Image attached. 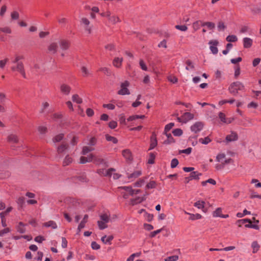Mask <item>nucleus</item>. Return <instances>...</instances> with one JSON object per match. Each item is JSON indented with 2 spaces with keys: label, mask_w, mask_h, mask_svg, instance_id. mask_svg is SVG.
Listing matches in <instances>:
<instances>
[{
  "label": "nucleus",
  "mask_w": 261,
  "mask_h": 261,
  "mask_svg": "<svg viewBox=\"0 0 261 261\" xmlns=\"http://www.w3.org/2000/svg\"><path fill=\"white\" fill-rule=\"evenodd\" d=\"M175 28L181 31H186L188 29V28L185 25H176Z\"/></svg>",
  "instance_id": "52"
},
{
  "label": "nucleus",
  "mask_w": 261,
  "mask_h": 261,
  "mask_svg": "<svg viewBox=\"0 0 261 261\" xmlns=\"http://www.w3.org/2000/svg\"><path fill=\"white\" fill-rule=\"evenodd\" d=\"M201 175V173H198L197 172H192L190 173V177L191 179H198L199 176Z\"/></svg>",
  "instance_id": "41"
},
{
  "label": "nucleus",
  "mask_w": 261,
  "mask_h": 261,
  "mask_svg": "<svg viewBox=\"0 0 261 261\" xmlns=\"http://www.w3.org/2000/svg\"><path fill=\"white\" fill-rule=\"evenodd\" d=\"M219 118H220V119L221 120V121L222 122L225 123V121L226 120V118L225 117V115L223 113L220 112L219 113Z\"/></svg>",
  "instance_id": "58"
},
{
  "label": "nucleus",
  "mask_w": 261,
  "mask_h": 261,
  "mask_svg": "<svg viewBox=\"0 0 261 261\" xmlns=\"http://www.w3.org/2000/svg\"><path fill=\"white\" fill-rule=\"evenodd\" d=\"M43 226L46 227H51L53 229H56L57 228V225L55 221L51 220L44 223L43 224Z\"/></svg>",
  "instance_id": "17"
},
{
  "label": "nucleus",
  "mask_w": 261,
  "mask_h": 261,
  "mask_svg": "<svg viewBox=\"0 0 261 261\" xmlns=\"http://www.w3.org/2000/svg\"><path fill=\"white\" fill-rule=\"evenodd\" d=\"M174 125V124L173 123H170L167 124L165 127L164 134L168 133V132L172 128Z\"/></svg>",
  "instance_id": "46"
},
{
  "label": "nucleus",
  "mask_w": 261,
  "mask_h": 261,
  "mask_svg": "<svg viewBox=\"0 0 261 261\" xmlns=\"http://www.w3.org/2000/svg\"><path fill=\"white\" fill-rule=\"evenodd\" d=\"M7 140L9 143H17L19 139L18 136L13 134H11L8 135L7 137Z\"/></svg>",
  "instance_id": "12"
},
{
  "label": "nucleus",
  "mask_w": 261,
  "mask_h": 261,
  "mask_svg": "<svg viewBox=\"0 0 261 261\" xmlns=\"http://www.w3.org/2000/svg\"><path fill=\"white\" fill-rule=\"evenodd\" d=\"M156 183L154 181H150L146 185V188L148 189H152L155 187Z\"/></svg>",
  "instance_id": "55"
},
{
  "label": "nucleus",
  "mask_w": 261,
  "mask_h": 261,
  "mask_svg": "<svg viewBox=\"0 0 261 261\" xmlns=\"http://www.w3.org/2000/svg\"><path fill=\"white\" fill-rule=\"evenodd\" d=\"M244 85L240 82H235L231 83L228 88L229 92L233 95H236L239 90H243Z\"/></svg>",
  "instance_id": "2"
},
{
  "label": "nucleus",
  "mask_w": 261,
  "mask_h": 261,
  "mask_svg": "<svg viewBox=\"0 0 261 261\" xmlns=\"http://www.w3.org/2000/svg\"><path fill=\"white\" fill-rule=\"evenodd\" d=\"M86 113L88 117H92L94 115V112L92 109L88 108L86 110Z\"/></svg>",
  "instance_id": "60"
},
{
  "label": "nucleus",
  "mask_w": 261,
  "mask_h": 261,
  "mask_svg": "<svg viewBox=\"0 0 261 261\" xmlns=\"http://www.w3.org/2000/svg\"><path fill=\"white\" fill-rule=\"evenodd\" d=\"M60 47L63 50H66L69 46V42L65 40H62L60 42Z\"/></svg>",
  "instance_id": "22"
},
{
  "label": "nucleus",
  "mask_w": 261,
  "mask_h": 261,
  "mask_svg": "<svg viewBox=\"0 0 261 261\" xmlns=\"http://www.w3.org/2000/svg\"><path fill=\"white\" fill-rule=\"evenodd\" d=\"M225 158V154L224 153H219L216 157V160L218 162H221L224 161Z\"/></svg>",
  "instance_id": "43"
},
{
  "label": "nucleus",
  "mask_w": 261,
  "mask_h": 261,
  "mask_svg": "<svg viewBox=\"0 0 261 261\" xmlns=\"http://www.w3.org/2000/svg\"><path fill=\"white\" fill-rule=\"evenodd\" d=\"M64 138V134H60L57 136H56L53 139V141L54 143H57L63 140Z\"/></svg>",
  "instance_id": "34"
},
{
  "label": "nucleus",
  "mask_w": 261,
  "mask_h": 261,
  "mask_svg": "<svg viewBox=\"0 0 261 261\" xmlns=\"http://www.w3.org/2000/svg\"><path fill=\"white\" fill-rule=\"evenodd\" d=\"M218 43L219 42L216 40H212L209 41L210 48L212 53L214 55L217 54L218 52V49L217 47Z\"/></svg>",
  "instance_id": "6"
},
{
  "label": "nucleus",
  "mask_w": 261,
  "mask_h": 261,
  "mask_svg": "<svg viewBox=\"0 0 261 261\" xmlns=\"http://www.w3.org/2000/svg\"><path fill=\"white\" fill-rule=\"evenodd\" d=\"M17 231L21 233H23L25 232V229L24 228V225L22 222H19L17 227Z\"/></svg>",
  "instance_id": "31"
},
{
  "label": "nucleus",
  "mask_w": 261,
  "mask_h": 261,
  "mask_svg": "<svg viewBox=\"0 0 261 261\" xmlns=\"http://www.w3.org/2000/svg\"><path fill=\"white\" fill-rule=\"evenodd\" d=\"M205 202L204 201H198L194 203V206L198 208L202 209L204 208Z\"/></svg>",
  "instance_id": "42"
},
{
  "label": "nucleus",
  "mask_w": 261,
  "mask_h": 261,
  "mask_svg": "<svg viewBox=\"0 0 261 261\" xmlns=\"http://www.w3.org/2000/svg\"><path fill=\"white\" fill-rule=\"evenodd\" d=\"M72 100L74 102H76V103H81V99L80 96L77 94H74L72 96Z\"/></svg>",
  "instance_id": "40"
},
{
  "label": "nucleus",
  "mask_w": 261,
  "mask_h": 261,
  "mask_svg": "<svg viewBox=\"0 0 261 261\" xmlns=\"http://www.w3.org/2000/svg\"><path fill=\"white\" fill-rule=\"evenodd\" d=\"M251 247L253 249L252 252L255 253L259 250L260 246L256 241H254L251 244Z\"/></svg>",
  "instance_id": "28"
},
{
  "label": "nucleus",
  "mask_w": 261,
  "mask_h": 261,
  "mask_svg": "<svg viewBox=\"0 0 261 261\" xmlns=\"http://www.w3.org/2000/svg\"><path fill=\"white\" fill-rule=\"evenodd\" d=\"M172 133L175 136H180L182 134V130L180 128H176L173 130Z\"/></svg>",
  "instance_id": "47"
},
{
  "label": "nucleus",
  "mask_w": 261,
  "mask_h": 261,
  "mask_svg": "<svg viewBox=\"0 0 261 261\" xmlns=\"http://www.w3.org/2000/svg\"><path fill=\"white\" fill-rule=\"evenodd\" d=\"M115 171V170L114 168H110L108 170H105L103 169H99L97 170V173L100 175L111 176L112 175V172Z\"/></svg>",
  "instance_id": "7"
},
{
  "label": "nucleus",
  "mask_w": 261,
  "mask_h": 261,
  "mask_svg": "<svg viewBox=\"0 0 261 261\" xmlns=\"http://www.w3.org/2000/svg\"><path fill=\"white\" fill-rule=\"evenodd\" d=\"M98 70L99 71L102 72L107 75H110L111 74L110 70L107 67H100Z\"/></svg>",
  "instance_id": "44"
},
{
  "label": "nucleus",
  "mask_w": 261,
  "mask_h": 261,
  "mask_svg": "<svg viewBox=\"0 0 261 261\" xmlns=\"http://www.w3.org/2000/svg\"><path fill=\"white\" fill-rule=\"evenodd\" d=\"M0 31L6 34H11L12 33V30L9 27L0 28Z\"/></svg>",
  "instance_id": "37"
},
{
  "label": "nucleus",
  "mask_w": 261,
  "mask_h": 261,
  "mask_svg": "<svg viewBox=\"0 0 261 261\" xmlns=\"http://www.w3.org/2000/svg\"><path fill=\"white\" fill-rule=\"evenodd\" d=\"M0 216L2 219V225L3 227H5L7 226L6 219L5 218L4 213H1Z\"/></svg>",
  "instance_id": "54"
},
{
  "label": "nucleus",
  "mask_w": 261,
  "mask_h": 261,
  "mask_svg": "<svg viewBox=\"0 0 261 261\" xmlns=\"http://www.w3.org/2000/svg\"><path fill=\"white\" fill-rule=\"evenodd\" d=\"M16 202L18 205L22 206L24 203V198L23 197H19Z\"/></svg>",
  "instance_id": "62"
},
{
  "label": "nucleus",
  "mask_w": 261,
  "mask_h": 261,
  "mask_svg": "<svg viewBox=\"0 0 261 261\" xmlns=\"http://www.w3.org/2000/svg\"><path fill=\"white\" fill-rule=\"evenodd\" d=\"M178 164V161L176 159H173L171 162V167L172 168H175Z\"/></svg>",
  "instance_id": "56"
},
{
  "label": "nucleus",
  "mask_w": 261,
  "mask_h": 261,
  "mask_svg": "<svg viewBox=\"0 0 261 261\" xmlns=\"http://www.w3.org/2000/svg\"><path fill=\"white\" fill-rule=\"evenodd\" d=\"M202 27H206L209 30H213L215 28V24L212 22H203Z\"/></svg>",
  "instance_id": "29"
},
{
  "label": "nucleus",
  "mask_w": 261,
  "mask_h": 261,
  "mask_svg": "<svg viewBox=\"0 0 261 261\" xmlns=\"http://www.w3.org/2000/svg\"><path fill=\"white\" fill-rule=\"evenodd\" d=\"M222 210L221 208H217L215 211L214 212L213 216L215 217H221L222 215H221Z\"/></svg>",
  "instance_id": "53"
},
{
  "label": "nucleus",
  "mask_w": 261,
  "mask_h": 261,
  "mask_svg": "<svg viewBox=\"0 0 261 261\" xmlns=\"http://www.w3.org/2000/svg\"><path fill=\"white\" fill-rule=\"evenodd\" d=\"M204 123L201 121H197L191 125V130L194 133L200 132L204 127Z\"/></svg>",
  "instance_id": "4"
},
{
  "label": "nucleus",
  "mask_w": 261,
  "mask_h": 261,
  "mask_svg": "<svg viewBox=\"0 0 261 261\" xmlns=\"http://www.w3.org/2000/svg\"><path fill=\"white\" fill-rule=\"evenodd\" d=\"M109 19V21L113 24H115V23H116L118 22H119L120 21L119 18L117 16H110Z\"/></svg>",
  "instance_id": "39"
},
{
  "label": "nucleus",
  "mask_w": 261,
  "mask_h": 261,
  "mask_svg": "<svg viewBox=\"0 0 261 261\" xmlns=\"http://www.w3.org/2000/svg\"><path fill=\"white\" fill-rule=\"evenodd\" d=\"M158 144L156 135L155 134H152L151 138H150V148L149 149H153Z\"/></svg>",
  "instance_id": "13"
},
{
  "label": "nucleus",
  "mask_w": 261,
  "mask_h": 261,
  "mask_svg": "<svg viewBox=\"0 0 261 261\" xmlns=\"http://www.w3.org/2000/svg\"><path fill=\"white\" fill-rule=\"evenodd\" d=\"M19 14L17 11H13L11 13V17L13 20H17L19 18Z\"/></svg>",
  "instance_id": "50"
},
{
  "label": "nucleus",
  "mask_w": 261,
  "mask_h": 261,
  "mask_svg": "<svg viewBox=\"0 0 261 261\" xmlns=\"http://www.w3.org/2000/svg\"><path fill=\"white\" fill-rule=\"evenodd\" d=\"M119 189H122L125 191V193H126L127 194H129L130 195L133 196L134 195L135 191L134 190H133L131 187H119Z\"/></svg>",
  "instance_id": "21"
},
{
  "label": "nucleus",
  "mask_w": 261,
  "mask_h": 261,
  "mask_svg": "<svg viewBox=\"0 0 261 261\" xmlns=\"http://www.w3.org/2000/svg\"><path fill=\"white\" fill-rule=\"evenodd\" d=\"M10 231V229L9 228H6L0 230V237H3L4 234L9 233Z\"/></svg>",
  "instance_id": "63"
},
{
  "label": "nucleus",
  "mask_w": 261,
  "mask_h": 261,
  "mask_svg": "<svg viewBox=\"0 0 261 261\" xmlns=\"http://www.w3.org/2000/svg\"><path fill=\"white\" fill-rule=\"evenodd\" d=\"M227 41L229 42H234L238 40V38L235 35H229L226 38Z\"/></svg>",
  "instance_id": "35"
},
{
  "label": "nucleus",
  "mask_w": 261,
  "mask_h": 261,
  "mask_svg": "<svg viewBox=\"0 0 261 261\" xmlns=\"http://www.w3.org/2000/svg\"><path fill=\"white\" fill-rule=\"evenodd\" d=\"M144 200H145V198L144 197H138L135 199H132L131 203L133 205H135L138 203H141Z\"/></svg>",
  "instance_id": "30"
},
{
  "label": "nucleus",
  "mask_w": 261,
  "mask_h": 261,
  "mask_svg": "<svg viewBox=\"0 0 261 261\" xmlns=\"http://www.w3.org/2000/svg\"><path fill=\"white\" fill-rule=\"evenodd\" d=\"M106 139L108 141L112 142L114 144H116L118 142V140L116 138L110 136L109 135H106Z\"/></svg>",
  "instance_id": "36"
},
{
  "label": "nucleus",
  "mask_w": 261,
  "mask_h": 261,
  "mask_svg": "<svg viewBox=\"0 0 261 261\" xmlns=\"http://www.w3.org/2000/svg\"><path fill=\"white\" fill-rule=\"evenodd\" d=\"M122 155L127 160H130L132 159L131 153L128 149L123 150Z\"/></svg>",
  "instance_id": "25"
},
{
  "label": "nucleus",
  "mask_w": 261,
  "mask_h": 261,
  "mask_svg": "<svg viewBox=\"0 0 261 261\" xmlns=\"http://www.w3.org/2000/svg\"><path fill=\"white\" fill-rule=\"evenodd\" d=\"M11 69L13 71H17L24 78H26V74L22 62H18L16 66H14L11 67Z\"/></svg>",
  "instance_id": "5"
},
{
  "label": "nucleus",
  "mask_w": 261,
  "mask_h": 261,
  "mask_svg": "<svg viewBox=\"0 0 261 261\" xmlns=\"http://www.w3.org/2000/svg\"><path fill=\"white\" fill-rule=\"evenodd\" d=\"M90 22L86 18H83V24L85 25V33L86 35H88L90 34L91 32V26L89 25Z\"/></svg>",
  "instance_id": "9"
},
{
  "label": "nucleus",
  "mask_w": 261,
  "mask_h": 261,
  "mask_svg": "<svg viewBox=\"0 0 261 261\" xmlns=\"http://www.w3.org/2000/svg\"><path fill=\"white\" fill-rule=\"evenodd\" d=\"M178 259L177 255H173L169 256L165 259V261H176Z\"/></svg>",
  "instance_id": "49"
},
{
  "label": "nucleus",
  "mask_w": 261,
  "mask_h": 261,
  "mask_svg": "<svg viewBox=\"0 0 261 261\" xmlns=\"http://www.w3.org/2000/svg\"><path fill=\"white\" fill-rule=\"evenodd\" d=\"M168 80L170 82L172 83L173 84H175L177 82L178 79L175 76L170 75L168 76Z\"/></svg>",
  "instance_id": "48"
},
{
  "label": "nucleus",
  "mask_w": 261,
  "mask_h": 261,
  "mask_svg": "<svg viewBox=\"0 0 261 261\" xmlns=\"http://www.w3.org/2000/svg\"><path fill=\"white\" fill-rule=\"evenodd\" d=\"M185 213L186 214L190 215L189 219L191 220H195L200 219L201 218V217H202L201 215L199 214H193L188 213L186 211L185 212Z\"/></svg>",
  "instance_id": "23"
},
{
  "label": "nucleus",
  "mask_w": 261,
  "mask_h": 261,
  "mask_svg": "<svg viewBox=\"0 0 261 261\" xmlns=\"http://www.w3.org/2000/svg\"><path fill=\"white\" fill-rule=\"evenodd\" d=\"M199 142L203 144H207L211 141V140L208 137H206L205 138H200L199 140Z\"/></svg>",
  "instance_id": "45"
},
{
  "label": "nucleus",
  "mask_w": 261,
  "mask_h": 261,
  "mask_svg": "<svg viewBox=\"0 0 261 261\" xmlns=\"http://www.w3.org/2000/svg\"><path fill=\"white\" fill-rule=\"evenodd\" d=\"M164 134L166 136L167 138V140L164 141L163 143L164 144H170L175 142V140L172 137L171 134L166 133Z\"/></svg>",
  "instance_id": "18"
},
{
  "label": "nucleus",
  "mask_w": 261,
  "mask_h": 261,
  "mask_svg": "<svg viewBox=\"0 0 261 261\" xmlns=\"http://www.w3.org/2000/svg\"><path fill=\"white\" fill-rule=\"evenodd\" d=\"M202 23H203V22L201 20H198L194 22L192 25L193 29L195 31H197L200 28V26L202 27Z\"/></svg>",
  "instance_id": "26"
},
{
  "label": "nucleus",
  "mask_w": 261,
  "mask_h": 261,
  "mask_svg": "<svg viewBox=\"0 0 261 261\" xmlns=\"http://www.w3.org/2000/svg\"><path fill=\"white\" fill-rule=\"evenodd\" d=\"M139 64L140 66V67L141 68V69L142 70H145V71L147 70V67L143 60H140Z\"/></svg>",
  "instance_id": "57"
},
{
  "label": "nucleus",
  "mask_w": 261,
  "mask_h": 261,
  "mask_svg": "<svg viewBox=\"0 0 261 261\" xmlns=\"http://www.w3.org/2000/svg\"><path fill=\"white\" fill-rule=\"evenodd\" d=\"M113 239V237L112 236H110L108 237L106 236H105L101 238V240L103 243L107 244L110 243Z\"/></svg>",
  "instance_id": "32"
},
{
  "label": "nucleus",
  "mask_w": 261,
  "mask_h": 261,
  "mask_svg": "<svg viewBox=\"0 0 261 261\" xmlns=\"http://www.w3.org/2000/svg\"><path fill=\"white\" fill-rule=\"evenodd\" d=\"M68 146L67 144L63 143L57 148V152L58 154H61L67 150Z\"/></svg>",
  "instance_id": "14"
},
{
  "label": "nucleus",
  "mask_w": 261,
  "mask_h": 261,
  "mask_svg": "<svg viewBox=\"0 0 261 261\" xmlns=\"http://www.w3.org/2000/svg\"><path fill=\"white\" fill-rule=\"evenodd\" d=\"M217 27L219 31H223L225 29V25L222 21L219 22Z\"/></svg>",
  "instance_id": "61"
},
{
  "label": "nucleus",
  "mask_w": 261,
  "mask_h": 261,
  "mask_svg": "<svg viewBox=\"0 0 261 261\" xmlns=\"http://www.w3.org/2000/svg\"><path fill=\"white\" fill-rule=\"evenodd\" d=\"M243 42L245 48H250L252 45L253 41L250 38L245 37L243 39Z\"/></svg>",
  "instance_id": "15"
},
{
  "label": "nucleus",
  "mask_w": 261,
  "mask_h": 261,
  "mask_svg": "<svg viewBox=\"0 0 261 261\" xmlns=\"http://www.w3.org/2000/svg\"><path fill=\"white\" fill-rule=\"evenodd\" d=\"M96 143V139L95 137H90L89 139L88 144L90 146H94Z\"/></svg>",
  "instance_id": "51"
},
{
  "label": "nucleus",
  "mask_w": 261,
  "mask_h": 261,
  "mask_svg": "<svg viewBox=\"0 0 261 261\" xmlns=\"http://www.w3.org/2000/svg\"><path fill=\"white\" fill-rule=\"evenodd\" d=\"M58 48V43L56 42L51 43L48 47V51H49L50 53H51L52 54H56Z\"/></svg>",
  "instance_id": "11"
},
{
  "label": "nucleus",
  "mask_w": 261,
  "mask_h": 261,
  "mask_svg": "<svg viewBox=\"0 0 261 261\" xmlns=\"http://www.w3.org/2000/svg\"><path fill=\"white\" fill-rule=\"evenodd\" d=\"M93 150L94 148L92 147H83V164L90 162L92 161L94 157L92 154L90 153L87 155V156H86V155L87 153Z\"/></svg>",
  "instance_id": "1"
},
{
  "label": "nucleus",
  "mask_w": 261,
  "mask_h": 261,
  "mask_svg": "<svg viewBox=\"0 0 261 261\" xmlns=\"http://www.w3.org/2000/svg\"><path fill=\"white\" fill-rule=\"evenodd\" d=\"M238 139V134L234 132H231V134L228 135L226 137L225 142L229 143L232 141H237Z\"/></svg>",
  "instance_id": "8"
},
{
  "label": "nucleus",
  "mask_w": 261,
  "mask_h": 261,
  "mask_svg": "<svg viewBox=\"0 0 261 261\" xmlns=\"http://www.w3.org/2000/svg\"><path fill=\"white\" fill-rule=\"evenodd\" d=\"M61 91L65 95H68L70 91V87L66 84H63L60 86Z\"/></svg>",
  "instance_id": "16"
},
{
  "label": "nucleus",
  "mask_w": 261,
  "mask_h": 261,
  "mask_svg": "<svg viewBox=\"0 0 261 261\" xmlns=\"http://www.w3.org/2000/svg\"><path fill=\"white\" fill-rule=\"evenodd\" d=\"M110 215L107 213H102L100 215V220L106 222L108 223L110 220Z\"/></svg>",
  "instance_id": "20"
},
{
  "label": "nucleus",
  "mask_w": 261,
  "mask_h": 261,
  "mask_svg": "<svg viewBox=\"0 0 261 261\" xmlns=\"http://www.w3.org/2000/svg\"><path fill=\"white\" fill-rule=\"evenodd\" d=\"M38 130L41 134H44L46 132L47 128L45 126H40L38 127Z\"/></svg>",
  "instance_id": "59"
},
{
  "label": "nucleus",
  "mask_w": 261,
  "mask_h": 261,
  "mask_svg": "<svg viewBox=\"0 0 261 261\" xmlns=\"http://www.w3.org/2000/svg\"><path fill=\"white\" fill-rule=\"evenodd\" d=\"M91 247L94 250H98L100 248V245L96 242H92L91 243Z\"/></svg>",
  "instance_id": "64"
},
{
  "label": "nucleus",
  "mask_w": 261,
  "mask_h": 261,
  "mask_svg": "<svg viewBox=\"0 0 261 261\" xmlns=\"http://www.w3.org/2000/svg\"><path fill=\"white\" fill-rule=\"evenodd\" d=\"M122 61H123L122 58L116 57V58H114L113 62V64L116 67L119 68L121 66Z\"/></svg>",
  "instance_id": "19"
},
{
  "label": "nucleus",
  "mask_w": 261,
  "mask_h": 261,
  "mask_svg": "<svg viewBox=\"0 0 261 261\" xmlns=\"http://www.w3.org/2000/svg\"><path fill=\"white\" fill-rule=\"evenodd\" d=\"M194 117V114L189 112H186L182 115V122L186 123L188 121L193 119Z\"/></svg>",
  "instance_id": "10"
},
{
  "label": "nucleus",
  "mask_w": 261,
  "mask_h": 261,
  "mask_svg": "<svg viewBox=\"0 0 261 261\" xmlns=\"http://www.w3.org/2000/svg\"><path fill=\"white\" fill-rule=\"evenodd\" d=\"M207 183L215 185H216V182L214 179H213L212 178H210V179H207V180L202 181L201 185L203 186H205Z\"/></svg>",
  "instance_id": "38"
},
{
  "label": "nucleus",
  "mask_w": 261,
  "mask_h": 261,
  "mask_svg": "<svg viewBox=\"0 0 261 261\" xmlns=\"http://www.w3.org/2000/svg\"><path fill=\"white\" fill-rule=\"evenodd\" d=\"M142 172L140 170L134 171L133 173L128 174L127 177L129 179L136 178L141 175Z\"/></svg>",
  "instance_id": "24"
},
{
  "label": "nucleus",
  "mask_w": 261,
  "mask_h": 261,
  "mask_svg": "<svg viewBox=\"0 0 261 261\" xmlns=\"http://www.w3.org/2000/svg\"><path fill=\"white\" fill-rule=\"evenodd\" d=\"M72 162V158L69 156V155H67L65 156V159L63 162V165L64 166H66L69 165Z\"/></svg>",
  "instance_id": "27"
},
{
  "label": "nucleus",
  "mask_w": 261,
  "mask_h": 261,
  "mask_svg": "<svg viewBox=\"0 0 261 261\" xmlns=\"http://www.w3.org/2000/svg\"><path fill=\"white\" fill-rule=\"evenodd\" d=\"M97 224H98L99 228L100 230L104 229L108 227V225L107 224V223H106L100 220L97 221Z\"/></svg>",
  "instance_id": "33"
},
{
  "label": "nucleus",
  "mask_w": 261,
  "mask_h": 261,
  "mask_svg": "<svg viewBox=\"0 0 261 261\" xmlns=\"http://www.w3.org/2000/svg\"><path fill=\"white\" fill-rule=\"evenodd\" d=\"M129 86V83L125 81L120 85V89L118 91V94L121 95H129L130 92L127 87Z\"/></svg>",
  "instance_id": "3"
}]
</instances>
